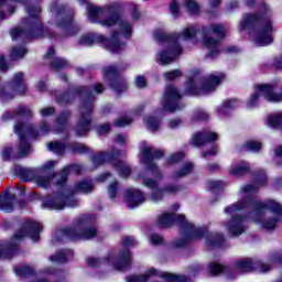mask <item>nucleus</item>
Wrapping results in <instances>:
<instances>
[{"instance_id": "obj_1", "label": "nucleus", "mask_w": 282, "mask_h": 282, "mask_svg": "<svg viewBox=\"0 0 282 282\" xmlns=\"http://www.w3.org/2000/svg\"><path fill=\"white\" fill-rule=\"evenodd\" d=\"M259 187L256 185H246L240 188L239 196L245 200H238L237 203L225 208L227 215H231V220L227 225L228 231L232 237H239L246 231V217L239 216V212L251 206L253 208V215H261L265 210H272L275 215L282 214V205L274 200H267L265 203L258 202L252 197L253 193H257Z\"/></svg>"}, {"instance_id": "obj_2", "label": "nucleus", "mask_w": 282, "mask_h": 282, "mask_svg": "<svg viewBox=\"0 0 282 282\" xmlns=\"http://www.w3.org/2000/svg\"><path fill=\"white\" fill-rule=\"evenodd\" d=\"M197 34V28L195 25H188L178 35H166L161 31L154 33V39L158 43H161L165 47L156 54V63L159 65H171L182 54V46L180 41H191Z\"/></svg>"}, {"instance_id": "obj_3", "label": "nucleus", "mask_w": 282, "mask_h": 282, "mask_svg": "<svg viewBox=\"0 0 282 282\" xmlns=\"http://www.w3.org/2000/svg\"><path fill=\"white\" fill-rule=\"evenodd\" d=\"M120 10V2L110 3L104 8L96 7L94 4L87 6L88 19L91 23H96L98 19L101 17H107L101 20V25L105 28H112L116 23H119V34H121L124 39H129L131 36L132 28L129 22L124 20H120L118 17V11Z\"/></svg>"}, {"instance_id": "obj_4", "label": "nucleus", "mask_w": 282, "mask_h": 282, "mask_svg": "<svg viewBox=\"0 0 282 282\" xmlns=\"http://www.w3.org/2000/svg\"><path fill=\"white\" fill-rule=\"evenodd\" d=\"M260 12V17L257 14L248 15L245 22H242V28H248V25H253V23H260L253 41L258 47H265V45L272 43V32H274V28H272V20L270 19V8L262 6Z\"/></svg>"}, {"instance_id": "obj_5", "label": "nucleus", "mask_w": 282, "mask_h": 282, "mask_svg": "<svg viewBox=\"0 0 282 282\" xmlns=\"http://www.w3.org/2000/svg\"><path fill=\"white\" fill-rule=\"evenodd\" d=\"M224 73L213 74L207 79L195 76L188 82L187 91L188 94L206 96L207 94L215 91V88L221 80H224Z\"/></svg>"}, {"instance_id": "obj_6", "label": "nucleus", "mask_w": 282, "mask_h": 282, "mask_svg": "<svg viewBox=\"0 0 282 282\" xmlns=\"http://www.w3.org/2000/svg\"><path fill=\"white\" fill-rule=\"evenodd\" d=\"M177 221L178 224H184V230L187 239H202L204 237V232H206V228L195 227V225L191 223H186V218L183 215L175 218L173 214L165 213L161 215L158 219V225L160 228H169V226H173V223Z\"/></svg>"}, {"instance_id": "obj_7", "label": "nucleus", "mask_w": 282, "mask_h": 282, "mask_svg": "<svg viewBox=\"0 0 282 282\" xmlns=\"http://www.w3.org/2000/svg\"><path fill=\"white\" fill-rule=\"evenodd\" d=\"M128 282H188L185 275H176L173 273H161L152 268L144 272L142 275H130L127 278Z\"/></svg>"}, {"instance_id": "obj_8", "label": "nucleus", "mask_w": 282, "mask_h": 282, "mask_svg": "<svg viewBox=\"0 0 282 282\" xmlns=\"http://www.w3.org/2000/svg\"><path fill=\"white\" fill-rule=\"evenodd\" d=\"M203 45L207 47V50H212L210 53L207 54L209 58H215L219 51L217 50L219 45V40L226 36V26L223 24H212L209 28L204 31Z\"/></svg>"}, {"instance_id": "obj_9", "label": "nucleus", "mask_w": 282, "mask_h": 282, "mask_svg": "<svg viewBox=\"0 0 282 282\" xmlns=\"http://www.w3.org/2000/svg\"><path fill=\"white\" fill-rule=\"evenodd\" d=\"M120 36L122 34L115 32L112 33V36L110 40H106L105 36L99 35L96 36L94 34H87L83 35L79 40L80 45H94L96 41H100L104 43L106 50H109V52H112V54H120L124 50V44L120 43Z\"/></svg>"}, {"instance_id": "obj_10", "label": "nucleus", "mask_w": 282, "mask_h": 282, "mask_svg": "<svg viewBox=\"0 0 282 282\" xmlns=\"http://www.w3.org/2000/svg\"><path fill=\"white\" fill-rule=\"evenodd\" d=\"M96 228H87V218L82 217L77 219L75 228L64 229L62 231L63 237L70 239L72 241H87V239H94L96 236Z\"/></svg>"}, {"instance_id": "obj_11", "label": "nucleus", "mask_w": 282, "mask_h": 282, "mask_svg": "<svg viewBox=\"0 0 282 282\" xmlns=\"http://www.w3.org/2000/svg\"><path fill=\"white\" fill-rule=\"evenodd\" d=\"M43 206L44 208H50L51 210H63L65 206H69L70 208L78 206V200L65 194L55 193L44 198Z\"/></svg>"}, {"instance_id": "obj_12", "label": "nucleus", "mask_w": 282, "mask_h": 282, "mask_svg": "<svg viewBox=\"0 0 282 282\" xmlns=\"http://www.w3.org/2000/svg\"><path fill=\"white\" fill-rule=\"evenodd\" d=\"M143 186L151 188L152 194L150 195V202H153L154 204L162 202L164 195H173V193H177V191H180V186L177 185H167L159 189L158 181L153 178H143Z\"/></svg>"}, {"instance_id": "obj_13", "label": "nucleus", "mask_w": 282, "mask_h": 282, "mask_svg": "<svg viewBox=\"0 0 282 282\" xmlns=\"http://www.w3.org/2000/svg\"><path fill=\"white\" fill-rule=\"evenodd\" d=\"M181 98L182 95L180 94L177 88L173 86H167L162 98L163 111H169L170 113H174V111H180L183 106L177 104V100H180Z\"/></svg>"}, {"instance_id": "obj_14", "label": "nucleus", "mask_w": 282, "mask_h": 282, "mask_svg": "<svg viewBox=\"0 0 282 282\" xmlns=\"http://www.w3.org/2000/svg\"><path fill=\"white\" fill-rule=\"evenodd\" d=\"M41 229L42 226L39 223L26 220L20 231L14 235L12 246H17L14 241H19L20 239H23V237H30L33 241H39V232H41Z\"/></svg>"}, {"instance_id": "obj_15", "label": "nucleus", "mask_w": 282, "mask_h": 282, "mask_svg": "<svg viewBox=\"0 0 282 282\" xmlns=\"http://www.w3.org/2000/svg\"><path fill=\"white\" fill-rule=\"evenodd\" d=\"M25 83H23V73H18L14 75L11 84L6 88L4 93L1 95L2 100H10L17 96V94H25Z\"/></svg>"}, {"instance_id": "obj_16", "label": "nucleus", "mask_w": 282, "mask_h": 282, "mask_svg": "<svg viewBox=\"0 0 282 282\" xmlns=\"http://www.w3.org/2000/svg\"><path fill=\"white\" fill-rule=\"evenodd\" d=\"M235 269L237 272L246 273V272H253L254 270H258V272H270L272 270V267L270 264H265L262 262H252L250 259H242L238 260L235 264Z\"/></svg>"}, {"instance_id": "obj_17", "label": "nucleus", "mask_w": 282, "mask_h": 282, "mask_svg": "<svg viewBox=\"0 0 282 282\" xmlns=\"http://www.w3.org/2000/svg\"><path fill=\"white\" fill-rule=\"evenodd\" d=\"M105 262L112 265L113 270H127L131 265V252L126 249L120 251L117 257L108 256Z\"/></svg>"}, {"instance_id": "obj_18", "label": "nucleus", "mask_w": 282, "mask_h": 282, "mask_svg": "<svg viewBox=\"0 0 282 282\" xmlns=\"http://www.w3.org/2000/svg\"><path fill=\"white\" fill-rule=\"evenodd\" d=\"M89 124H91V105L85 104L80 108V117L76 127L77 135L89 133Z\"/></svg>"}, {"instance_id": "obj_19", "label": "nucleus", "mask_w": 282, "mask_h": 282, "mask_svg": "<svg viewBox=\"0 0 282 282\" xmlns=\"http://www.w3.org/2000/svg\"><path fill=\"white\" fill-rule=\"evenodd\" d=\"M105 80H110V89L120 94V91L127 90V82L116 76V67L108 66L102 69Z\"/></svg>"}, {"instance_id": "obj_20", "label": "nucleus", "mask_w": 282, "mask_h": 282, "mask_svg": "<svg viewBox=\"0 0 282 282\" xmlns=\"http://www.w3.org/2000/svg\"><path fill=\"white\" fill-rule=\"evenodd\" d=\"M54 166H56L55 161H48L41 167V172H39L34 177L37 186H41L42 188H47L50 186V182H52V176L47 175L45 171H50V169H54Z\"/></svg>"}, {"instance_id": "obj_21", "label": "nucleus", "mask_w": 282, "mask_h": 282, "mask_svg": "<svg viewBox=\"0 0 282 282\" xmlns=\"http://www.w3.org/2000/svg\"><path fill=\"white\" fill-rule=\"evenodd\" d=\"M26 12L29 14V20H23L24 25H31L33 30L37 32H42L43 30V23L41 22V19H39V14H41V8L33 7L28 8Z\"/></svg>"}, {"instance_id": "obj_22", "label": "nucleus", "mask_w": 282, "mask_h": 282, "mask_svg": "<svg viewBox=\"0 0 282 282\" xmlns=\"http://www.w3.org/2000/svg\"><path fill=\"white\" fill-rule=\"evenodd\" d=\"M164 153L160 150H155L147 144L141 147L140 158L144 162V164H151L153 160H158V158H162Z\"/></svg>"}, {"instance_id": "obj_23", "label": "nucleus", "mask_w": 282, "mask_h": 282, "mask_svg": "<svg viewBox=\"0 0 282 282\" xmlns=\"http://www.w3.org/2000/svg\"><path fill=\"white\" fill-rule=\"evenodd\" d=\"M126 199L129 208H135L144 204V194L135 188H129L126 193Z\"/></svg>"}, {"instance_id": "obj_24", "label": "nucleus", "mask_w": 282, "mask_h": 282, "mask_svg": "<svg viewBox=\"0 0 282 282\" xmlns=\"http://www.w3.org/2000/svg\"><path fill=\"white\" fill-rule=\"evenodd\" d=\"M214 140H217V133L198 132L192 138V144L194 147H202V144H206V142H214Z\"/></svg>"}, {"instance_id": "obj_25", "label": "nucleus", "mask_w": 282, "mask_h": 282, "mask_svg": "<svg viewBox=\"0 0 282 282\" xmlns=\"http://www.w3.org/2000/svg\"><path fill=\"white\" fill-rule=\"evenodd\" d=\"M28 130L25 129V126L19 123L15 126V133L20 138V147L18 150V153L20 158H23L24 155H28L30 153V145L25 142V139L21 133L26 132Z\"/></svg>"}, {"instance_id": "obj_26", "label": "nucleus", "mask_w": 282, "mask_h": 282, "mask_svg": "<svg viewBox=\"0 0 282 282\" xmlns=\"http://www.w3.org/2000/svg\"><path fill=\"white\" fill-rule=\"evenodd\" d=\"M14 202H17V196L11 195L0 199V210L4 213H10L14 210Z\"/></svg>"}, {"instance_id": "obj_27", "label": "nucleus", "mask_w": 282, "mask_h": 282, "mask_svg": "<svg viewBox=\"0 0 282 282\" xmlns=\"http://www.w3.org/2000/svg\"><path fill=\"white\" fill-rule=\"evenodd\" d=\"M111 163L116 166L117 171H119V175L121 177H129L131 175V167H129L127 163L115 160H112Z\"/></svg>"}, {"instance_id": "obj_28", "label": "nucleus", "mask_w": 282, "mask_h": 282, "mask_svg": "<svg viewBox=\"0 0 282 282\" xmlns=\"http://www.w3.org/2000/svg\"><path fill=\"white\" fill-rule=\"evenodd\" d=\"M120 155L119 152H116L115 154L109 153H100L93 158V164L96 166H100L104 162H107V160H113V158H118Z\"/></svg>"}, {"instance_id": "obj_29", "label": "nucleus", "mask_w": 282, "mask_h": 282, "mask_svg": "<svg viewBox=\"0 0 282 282\" xmlns=\"http://www.w3.org/2000/svg\"><path fill=\"white\" fill-rule=\"evenodd\" d=\"M80 171H83V167L80 165H70L65 167L61 173L57 184H64V182L67 180L68 173H80Z\"/></svg>"}, {"instance_id": "obj_30", "label": "nucleus", "mask_w": 282, "mask_h": 282, "mask_svg": "<svg viewBox=\"0 0 282 282\" xmlns=\"http://www.w3.org/2000/svg\"><path fill=\"white\" fill-rule=\"evenodd\" d=\"M193 163L188 162L185 163L181 171H177L173 174L174 180H180L181 177H186V175H188V173L193 172Z\"/></svg>"}, {"instance_id": "obj_31", "label": "nucleus", "mask_w": 282, "mask_h": 282, "mask_svg": "<svg viewBox=\"0 0 282 282\" xmlns=\"http://www.w3.org/2000/svg\"><path fill=\"white\" fill-rule=\"evenodd\" d=\"M69 256H72V250L59 251L55 256L51 257V261H55L56 263H65V261H67V257Z\"/></svg>"}, {"instance_id": "obj_32", "label": "nucleus", "mask_w": 282, "mask_h": 282, "mask_svg": "<svg viewBox=\"0 0 282 282\" xmlns=\"http://www.w3.org/2000/svg\"><path fill=\"white\" fill-rule=\"evenodd\" d=\"M91 191H94V185L89 182L83 181L75 186V193H91Z\"/></svg>"}, {"instance_id": "obj_33", "label": "nucleus", "mask_w": 282, "mask_h": 282, "mask_svg": "<svg viewBox=\"0 0 282 282\" xmlns=\"http://www.w3.org/2000/svg\"><path fill=\"white\" fill-rule=\"evenodd\" d=\"M249 167H248V163L246 162H241L238 165H236L235 167H232L229 173L231 175H243V173H248Z\"/></svg>"}, {"instance_id": "obj_34", "label": "nucleus", "mask_w": 282, "mask_h": 282, "mask_svg": "<svg viewBox=\"0 0 282 282\" xmlns=\"http://www.w3.org/2000/svg\"><path fill=\"white\" fill-rule=\"evenodd\" d=\"M221 243H224V236L223 235L212 236L207 240V246H209V248H219V246H221Z\"/></svg>"}, {"instance_id": "obj_35", "label": "nucleus", "mask_w": 282, "mask_h": 282, "mask_svg": "<svg viewBox=\"0 0 282 282\" xmlns=\"http://www.w3.org/2000/svg\"><path fill=\"white\" fill-rule=\"evenodd\" d=\"M185 9L188 14H197L199 12V4L195 0H187L185 2Z\"/></svg>"}, {"instance_id": "obj_36", "label": "nucleus", "mask_w": 282, "mask_h": 282, "mask_svg": "<svg viewBox=\"0 0 282 282\" xmlns=\"http://www.w3.org/2000/svg\"><path fill=\"white\" fill-rule=\"evenodd\" d=\"M47 149L48 151H53V153H57V155L65 153V145L58 142L48 143Z\"/></svg>"}, {"instance_id": "obj_37", "label": "nucleus", "mask_w": 282, "mask_h": 282, "mask_svg": "<svg viewBox=\"0 0 282 282\" xmlns=\"http://www.w3.org/2000/svg\"><path fill=\"white\" fill-rule=\"evenodd\" d=\"M268 124L269 127H282V115H272L268 118Z\"/></svg>"}, {"instance_id": "obj_38", "label": "nucleus", "mask_w": 282, "mask_h": 282, "mask_svg": "<svg viewBox=\"0 0 282 282\" xmlns=\"http://www.w3.org/2000/svg\"><path fill=\"white\" fill-rule=\"evenodd\" d=\"M145 124L149 131H158V128L160 127V120L155 119L154 117H148L145 119Z\"/></svg>"}, {"instance_id": "obj_39", "label": "nucleus", "mask_w": 282, "mask_h": 282, "mask_svg": "<svg viewBox=\"0 0 282 282\" xmlns=\"http://www.w3.org/2000/svg\"><path fill=\"white\" fill-rule=\"evenodd\" d=\"M245 149L246 151L257 153L258 151H261V143L259 141H247L245 143Z\"/></svg>"}, {"instance_id": "obj_40", "label": "nucleus", "mask_w": 282, "mask_h": 282, "mask_svg": "<svg viewBox=\"0 0 282 282\" xmlns=\"http://www.w3.org/2000/svg\"><path fill=\"white\" fill-rule=\"evenodd\" d=\"M26 53L28 51L25 50V47H15L11 52V57L14 59L23 58V56H25Z\"/></svg>"}, {"instance_id": "obj_41", "label": "nucleus", "mask_w": 282, "mask_h": 282, "mask_svg": "<svg viewBox=\"0 0 282 282\" xmlns=\"http://www.w3.org/2000/svg\"><path fill=\"white\" fill-rule=\"evenodd\" d=\"M148 175H152L155 180H162V172L155 166L154 164H151L148 170Z\"/></svg>"}, {"instance_id": "obj_42", "label": "nucleus", "mask_w": 282, "mask_h": 282, "mask_svg": "<svg viewBox=\"0 0 282 282\" xmlns=\"http://www.w3.org/2000/svg\"><path fill=\"white\" fill-rule=\"evenodd\" d=\"M224 270H226V268L221 264L212 263L209 265V272H212V274L214 276H217V274H221V272H224Z\"/></svg>"}, {"instance_id": "obj_43", "label": "nucleus", "mask_w": 282, "mask_h": 282, "mask_svg": "<svg viewBox=\"0 0 282 282\" xmlns=\"http://www.w3.org/2000/svg\"><path fill=\"white\" fill-rule=\"evenodd\" d=\"M131 122H133L131 117H121L115 121V127H127Z\"/></svg>"}, {"instance_id": "obj_44", "label": "nucleus", "mask_w": 282, "mask_h": 282, "mask_svg": "<svg viewBox=\"0 0 282 282\" xmlns=\"http://www.w3.org/2000/svg\"><path fill=\"white\" fill-rule=\"evenodd\" d=\"M182 76V70L174 69L169 73H164L165 80H175V78H180Z\"/></svg>"}, {"instance_id": "obj_45", "label": "nucleus", "mask_w": 282, "mask_h": 282, "mask_svg": "<svg viewBox=\"0 0 282 282\" xmlns=\"http://www.w3.org/2000/svg\"><path fill=\"white\" fill-rule=\"evenodd\" d=\"M108 193H109L110 199H116V195L118 193V182H113L108 186Z\"/></svg>"}, {"instance_id": "obj_46", "label": "nucleus", "mask_w": 282, "mask_h": 282, "mask_svg": "<svg viewBox=\"0 0 282 282\" xmlns=\"http://www.w3.org/2000/svg\"><path fill=\"white\" fill-rule=\"evenodd\" d=\"M182 158H184V153H182V152H177L175 154H172L167 159V164H177V162H180V160H182Z\"/></svg>"}, {"instance_id": "obj_47", "label": "nucleus", "mask_w": 282, "mask_h": 282, "mask_svg": "<svg viewBox=\"0 0 282 282\" xmlns=\"http://www.w3.org/2000/svg\"><path fill=\"white\" fill-rule=\"evenodd\" d=\"M234 107H237V101L236 100H227L224 102V105L219 111H220V113H224L225 111H228V109H232Z\"/></svg>"}, {"instance_id": "obj_48", "label": "nucleus", "mask_w": 282, "mask_h": 282, "mask_svg": "<svg viewBox=\"0 0 282 282\" xmlns=\"http://www.w3.org/2000/svg\"><path fill=\"white\" fill-rule=\"evenodd\" d=\"M34 273V269H32L31 267H22L19 269H15V274L18 275H23V274H33Z\"/></svg>"}, {"instance_id": "obj_49", "label": "nucleus", "mask_w": 282, "mask_h": 282, "mask_svg": "<svg viewBox=\"0 0 282 282\" xmlns=\"http://www.w3.org/2000/svg\"><path fill=\"white\" fill-rule=\"evenodd\" d=\"M170 11L173 14V17H177L180 14V4L177 3V1L173 0L170 3Z\"/></svg>"}, {"instance_id": "obj_50", "label": "nucleus", "mask_w": 282, "mask_h": 282, "mask_svg": "<svg viewBox=\"0 0 282 282\" xmlns=\"http://www.w3.org/2000/svg\"><path fill=\"white\" fill-rule=\"evenodd\" d=\"M66 65L67 61L63 58H55V61L53 62L54 69H63V67H65Z\"/></svg>"}, {"instance_id": "obj_51", "label": "nucleus", "mask_w": 282, "mask_h": 282, "mask_svg": "<svg viewBox=\"0 0 282 282\" xmlns=\"http://www.w3.org/2000/svg\"><path fill=\"white\" fill-rule=\"evenodd\" d=\"M67 118H69V112H64L57 119V127H65L67 124Z\"/></svg>"}, {"instance_id": "obj_52", "label": "nucleus", "mask_w": 282, "mask_h": 282, "mask_svg": "<svg viewBox=\"0 0 282 282\" xmlns=\"http://www.w3.org/2000/svg\"><path fill=\"white\" fill-rule=\"evenodd\" d=\"M150 243H152L153 246H160L161 243H163L162 236L152 234L150 236Z\"/></svg>"}, {"instance_id": "obj_53", "label": "nucleus", "mask_w": 282, "mask_h": 282, "mask_svg": "<svg viewBox=\"0 0 282 282\" xmlns=\"http://www.w3.org/2000/svg\"><path fill=\"white\" fill-rule=\"evenodd\" d=\"M194 118L196 120H208V113L204 110H197L195 113H194Z\"/></svg>"}, {"instance_id": "obj_54", "label": "nucleus", "mask_w": 282, "mask_h": 282, "mask_svg": "<svg viewBox=\"0 0 282 282\" xmlns=\"http://www.w3.org/2000/svg\"><path fill=\"white\" fill-rule=\"evenodd\" d=\"M135 86L139 89H144V87H147V79L144 78V76H138L135 79Z\"/></svg>"}, {"instance_id": "obj_55", "label": "nucleus", "mask_w": 282, "mask_h": 282, "mask_svg": "<svg viewBox=\"0 0 282 282\" xmlns=\"http://www.w3.org/2000/svg\"><path fill=\"white\" fill-rule=\"evenodd\" d=\"M102 261H100L97 258H88L87 264L90 265V268H99L101 265Z\"/></svg>"}, {"instance_id": "obj_56", "label": "nucleus", "mask_w": 282, "mask_h": 282, "mask_svg": "<svg viewBox=\"0 0 282 282\" xmlns=\"http://www.w3.org/2000/svg\"><path fill=\"white\" fill-rule=\"evenodd\" d=\"M75 153H87V148L83 143H76L73 145Z\"/></svg>"}, {"instance_id": "obj_57", "label": "nucleus", "mask_w": 282, "mask_h": 282, "mask_svg": "<svg viewBox=\"0 0 282 282\" xmlns=\"http://www.w3.org/2000/svg\"><path fill=\"white\" fill-rule=\"evenodd\" d=\"M275 226H276V220H269V221L262 223V227L265 230H274Z\"/></svg>"}, {"instance_id": "obj_58", "label": "nucleus", "mask_w": 282, "mask_h": 282, "mask_svg": "<svg viewBox=\"0 0 282 282\" xmlns=\"http://www.w3.org/2000/svg\"><path fill=\"white\" fill-rule=\"evenodd\" d=\"M97 133L99 135H105V133H109V124H102L97 128Z\"/></svg>"}, {"instance_id": "obj_59", "label": "nucleus", "mask_w": 282, "mask_h": 282, "mask_svg": "<svg viewBox=\"0 0 282 282\" xmlns=\"http://www.w3.org/2000/svg\"><path fill=\"white\" fill-rule=\"evenodd\" d=\"M17 113L19 116H32V110H30L25 107H20V108H18Z\"/></svg>"}, {"instance_id": "obj_60", "label": "nucleus", "mask_w": 282, "mask_h": 282, "mask_svg": "<svg viewBox=\"0 0 282 282\" xmlns=\"http://www.w3.org/2000/svg\"><path fill=\"white\" fill-rule=\"evenodd\" d=\"M40 113L43 118H47V116H52L54 113V108H43Z\"/></svg>"}, {"instance_id": "obj_61", "label": "nucleus", "mask_w": 282, "mask_h": 282, "mask_svg": "<svg viewBox=\"0 0 282 282\" xmlns=\"http://www.w3.org/2000/svg\"><path fill=\"white\" fill-rule=\"evenodd\" d=\"M138 242L135 241V239L133 237H126L123 238V245L124 246H135Z\"/></svg>"}, {"instance_id": "obj_62", "label": "nucleus", "mask_w": 282, "mask_h": 282, "mask_svg": "<svg viewBox=\"0 0 282 282\" xmlns=\"http://www.w3.org/2000/svg\"><path fill=\"white\" fill-rule=\"evenodd\" d=\"M274 158H275V162H279V160H282V145L275 148Z\"/></svg>"}, {"instance_id": "obj_63", "label": "nucleus", "mask_w": 282, "mask_h": 282, "mask_svg": "<svg viewBox=\"0 0 282 282\" xmlns=\"http://www.w3.org/2000/svg\"><path fill=\"white\" fill-rule=\"evenodd\" d=\"M180 124H182V120H180V119H174L169 122L170 129H177V127H180Z\"/></svg>"}, {"instance_id": "obj_64", "label": "nucleus", "mask_w": 282, "mask_h": 282, "mask_svg": "<svg viewBox=\"0 0 282 282\" xmlns=\"http://www.w3.org/2000/svg\"><path fill=\"white\" fill-rule=\"evenodd\" d=\"M58 26L69 30L72 28V18L67 19L64 23H59Z\"/></svg>"}]
</instances>
